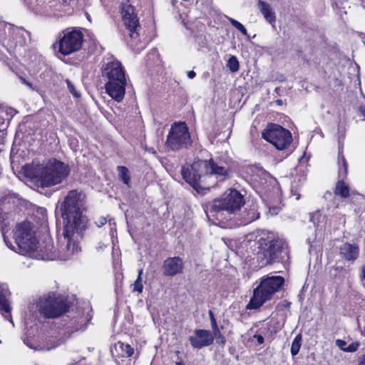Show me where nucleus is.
Instances as JSON below:
<instances>
[{
	"label": "nucleus",
	"mask_w": 365,
	"mask_h": 365,
	"mask_svg": "<svg viewBox=\"0 0 365 365\" xmlns=\"http://www.w3.org/2000/svg\"><path fill=\"white\" fill-rule=\"evenodd\" d=\"M61 210L67 232H71L74 227L86 229L88 220L83 214L86 210L85 195L81 191H69L61 203Z\"/></svg>",
	"instance_id": "f257e3e1"
},
{
	"label": "nucleus",
	"mask_w": 365,
	"mask_h": 365,
	"mask_svg": "<svg viewBox=\"0 0 365 365\" xmlns=\"http://www.w3.org/2000/svg\"><path fill=\"white\" fill-rule=\"evenodd\" d=\"M106 93L116 102H121L125 94L127 79L122 63L115 59L105 63L101 67Z\"/></svg>",
	"instance_id": "f03ea898"
},
{
	"label": "nucleus",
	"mask_w": 365,
	"mask_h": 365,
	"mask_svg": "<svg viewBox=\"0 0 365 365\" xmlns=\"http://www.w3.org/2000/svg\"><path fill=\"white\" fill-rule=\"evenodd\" d=\"M256 245L257 260L263 265L279 261L282 253L287 254L285 242L275 239L272 233L262 232Z\"/></svg>",
	"instance_id": "7ed1b4c3"
},
{
	"label": "nucleus",
	"mask_w": 365,
	"mask_h": 365,
	"mask_svg": "<svg viewBox=\"0 0 365 365\" xmlns=\"http://www.w3.org/2000/svg\"><path fill=\"white\" fill-rule=\"evenodd\" d=\"M284 283V279L281 276L262 277L259 285L254 289L253 295L247 305V308L256 309L261 307L282 288Z\"/></svg>",
	"instance_id": "20e7f679"
},
{
	"label": "nucleus",
	"mask_w": 365,
	"mask_h": 365,
	"mask_svg": "<svg viewBox=\"0 0 365 365\" xmlns=\"http://www.w3.org/2000/svg\"><path fill=\"white\" fill-rule=\"evenodd\" d=\"M210 163L209 160H195L192 164H187L182 168L181 174L183 179L197 192L209 190L207 177L210 176Z\"/></svg>",
	"instance_id": "39448f33"
},
{
	"label": "nucleus",
	"mask_w": 365,
	"mask_h": 365,
	"mask_svg": "<svg viewBox=\"0 0 365 365\" xmlns=\"http://www.w3.org/2000/svg\"><path fill=\"white\" fill-rule=\"evenodd\" d=\"M70 173L68 165L56 159L49 160L40 169L36 183L41 187H51L61 183Z\"/></svg>",
	"instance_id": "423d86ee"
},
{
	"label": "nucleus",
	"mask_w": 365,
	"mask_h": 365,
	"mask_svg": "<svg viewBox=\"0 0 365 365\" xmlns=\"http://www.w3.org/2000/svg\"><path fill=\"white\" fill-rule=\"evenodd\" d=\"M38 309L46 318H56L68 311V306L61 297H56L53 293H48L39 297L36 304L31 306V311Z\"/></svg>",
	"instance_id": "0eeeda50"
},
{
	"label": "nucleus",
	"mask_w": 365,
	"mask_h": 365,
	"mask_svg": "<svg viewBox=\"0 0 365 365\" xmlns=\"http://www.w3.org/2000/svg\"><path fill=\"white\" fill-rule=\"evenodd\" d=\"M244 204V197L240 192L237 190H230V192L223 197L215 199L209 203L206 207V210L215 213H218L221 211L235 213L240 210Z\"/></svg>",
	"instance_id": "6e6552de"
},
{
	"label": "nucleus",
	"mask_w": 365,
	"mask_h": 365,
	"mask_svg": "<svg viewBox=\"0 0 365 365\" xmlns=\"http://www.w3.org/2000/svg\"><path fill=\"white\" fill-rule=\"evenodd\" d=\"M13 233L15 245L21 252L37 250L38 241L29 222L24 221L18 223Z\"/></svg>",
	"instance_id": "1a4fd4ad"
},
{
	"label": "nucleus",
	"mask_w": 365,
	"mask_h": 365,
	"mask_svg": "<svg viewBox=\"0 0 365 365\" xmlns=\"http://www.w3.org/2000/svg\"><path fill=\"white\" fill-rule=\"evenodd\" d=\"M192 144V139L187 126L185 123H174L167 136L165 145L172 150L187 148Z\"/></svg>",
	"instance_id": "9d476101"
},
{
	"label": "nucleus",
	"mask_w": 365,
	"mask_h": 365,
	"mask_svg": "<svg viewBox=\"0 0 365 365\" xmlns=\"http://www.w3.org/2000/svg\"><path fill=\"white\" fill-rule=\"evenodd\" d=\"M262 138L272 143L277 149H287L292 142L291 133L286 128L276 124L267 126L262 133Z\"/></svg>",
	"instance_id": "9b49d317"
},
{
	"label": "nucleus",
	"mask_w": 365,
	"mask_h": 365,
	"mask_svg": "<svg viewBox=\"0 0 365 365\" xmlns=\"http://www.w3.org/2000/svg\"><path fill=\"white\" fill-rule=\"evenodd\" d=\"M210 163V176L207 177L209 190L215 186L218 182H222L230 178L232 175L231 166L226 162L219 160H209Z\"/></svg>",
	"instance_id": "f8f14e48"
},
{
	"label": "nucleus",
	"mask_w": 365,
	"mask_h": 365,
	"mask_svg": "<svg viewBox=\"0 0 365 365\" xmlns=\"http://www.w3.org/2000/svg\"><path fill=\"white\" fill-rule=\"evenodd\" d=\"M85 229L74 227L71 230V232H67V227H64L63 238L66 242V246L63 250V253L61 255V259H69L81 251V247L78 246V241L82 238L83 231Z\"/></svg>",
	"instance_id": "ddd939ff"
},
{
	"label": "nucleus",
	"mask_w": 365,
	"mask_h": 365,
	"mask_svg": "<svg viewBox=\"0 0 365 365\" xmlns=\"http://www.w3.org/2000/svg\"><path fill=\"white\" fill-rule=\"evenodd\" d=\"M83 35L80 31L66 33L59 41V52L63 55H69L81 49Z\"/></svg>",
	"instance_id": "4468645a"
},
{
	"label": "nucleus",
	"mask_w": 365,
	"mask_h": 365,
	"mask_svg": "<svg viewBox=\"0 0 365 365\" xmlns=\"http://www.w3.org/2000/svg\"><path fill=\"white\" fill-rule=\"evenodd\" d=\"M122 18L123 23L129 31V36L131 39L138 38L137 29L139 26V20L135 12V8L128 4H125L122 7Z\"/></svg>",
	"instance_id": "2eb2a0df"
},
{
	"label": "nucleus",
	"mask_w": 365,
	"mask_h": 365,
	"mask_svg": "<svg viewBox=\"0 0 365 365\" xmlns=\"http://www.w3.org/2000/svg\"><path fill=\"white\" fill-rule=\"evenodd\" d=\"M338 165H339V177L341 180L336 182L334 193L336 195H339L343 198H346L349 196V185L343 180L347 175L348 165L347 162L343 155L339 153L338 156Z\"/></svg>",
	"instance_id": "dca6fc26"
},
{
	"label": "nucleus",
	"mask_w": 365,
	"mask_h": 365,
	"mask_svg": "<svg viewBox=\"0 0 365 365\" xmlns=\"http://www.w3.org/2000/svg\"><path fill=\"white\" fill-rule=\"evenodd\" d=\"M189 341L195 349H201L211 345L214 341V336L209 330L195 329L193 335L189 336Z\"/></svg>",
	"instance_id": "f3484780"
},
{
	"label": "nucleus",
	"mask_w": 365,
	"mask_h": 365,
	"mask_svg": "<svg viewBox=\"0 0 365 365\" xmlns=\"http://www.w3.org/2000/svg\"><path fill=\"white\" fill-rule=\"evenodd\" d=\"M183 269V261L179 257H168L164 261L163 265V274L168 277L181 274Z\"/></svg>",
	"instance_id": "a211bd4d"
},
{
	"label": "nucleus",
	"mask_w": 365,
	"mask_h": 365,
	"mask_svg": "<svg viewBox=\"0 0 365 365\" xmlns=\"http://www.w3.org/2000/svg\"><path fill=\"white\" fill-rule=\"evenodd\" d=\"M339 254L345 261L354 262L359 255V247L355 243L345 242L339 247Z\"/></svg>",
	"instance_id": "6ab92c4d"
},
{
	"label": "nucleus",
	"mask_w": 365,
	"mask_h": 365,
	"mask_svg": "<svg viewBox=\"0 0 365 365\" xmlns=\"http://www.w3.org/2000/svg\"><path fill=\"white\" fill-rule=\"evenodd\" d=\"M258 7L267 22L271 24L275 23V13L268 3L263 1H259Z\"/></svg>",
	"instance_id": "aec40b11"
},
{
	"label": "nucleus",
	"mask_w": 365,
	"mask_h": 365,
	"mask_svg": "<svg viewBox=\"0 0 365 365\" xmlns=\"http://www.w3.org/2000/svg\"><path fill=\"white\" fill-rule=\"evenodd\" d=\"M8 290L6 288L0 287V312L4 314H8L11 311V307L6 299Z\"/></svg>",
	"instance_id": "412c9836"
},
{
	"label": "nucleus",
	"mask_w": 365,
	"mask_h": 365,
	"mask_svg": "<svg viewBox=\"0 0 365 365\" xmlns=\"http://www.w3.org/2000/svg\"><path fill=\"white\" fill-rule=\"evenodd\" d=\"M115 349L120 350V356L122 357H130L134 353V349L130 346V345L120 341H118L115 344Z\"/></svg>",
	"instance_id": "4be33fe9"
},
{
	"label": "nucleus",
	"mask_w": 365,
	"mask_h": 365,
	"mask_svg": "<svg viewBox=\"0 0 365 365\" xmlns=\"http://www.w3.org/2000/svg\"><path fill=\"white\" fill-rule=\"evenodd\" d=\"M117 170L119 178L123 182V183L128 185L130 180L128 169L125 166H118Z\"/></svg>",
	"instance_id": "5701e85b"
},
{
	"label": "nucleus",
	"mask_w": 365,
	"mask_h": 365,
	"mask_svg": "<svg viewBox=\"0 0 365 365\" xmlns=\"http://www.w3.org/2000/svg\"><path fill=\"white\" fill-rule=\"evenodd\" d=\"M230 71L232 73L237 72L240 68V63L237 58L235 56L230 57L227 64Z\"/></svg>",
	"instance_id": "b1692460"
},
{
	"label": "nucleus",
	"mask_w": 365,
	"mask_h": 365,
	"mask_svg": "<svg viewBox=\"0 0 365 365\" xmlns=\"http://www.w3.org/2000/svg\"><path fill=\"white\" fill-rule=\"evenodd\" d=\"M301 339L300 335H297L293 340L291 347V354L292 356L297 355L301 347Z\"/></svg>",
	"instance_id": "393cba45"
},
{
	"label": "nucleus",
	"mask_w": 365,
	"mask_h": 365,
	"mask_svg": "<svg viewBox=\"0 0 365 365\" xmlns=\"http://www.w3.org/2000/svg\"><path fill=\"white\" fill-rule=\"evenodd\" d=\"M227 19L231 23V24L234 27H235L237 30H239L243 35H245V36L247 35V29H245V27L241 23H240L237 20H235V19H234L232 18H230V17H228Z\"/></svg>",
	"instance_id": "a878e982"
},
{
	"label": "nucleus",
	"mask_w": 365,
	"mask_h": 365,
	"mask_svg": "<svg viewBox=\"0 0 365 365\" xmlns=\"http://www.w3.org/2000/svg\"><path fill=\"white\" fill-rule=\"evenodd\" d=\"M133 292H138L141 293L143 292V285L142 283V277H138L136 280L133 283Z\"/></svg>",
	"instance_id": "bb28decb"
},
{
	"label": "nucleus",
	"mask_w": 365,
	"mask_h": 365,
	"mask_svg": "<svg viewBox=\"0 0 365 365\" xmlns=\"http://www.w3.org/2000/svg\"><path fill=\"white\" fill-rule=\"evenodd\" d=\"M210 319H211V325H212L214 335L215 336H217V334H220V331L218 329L217 322L215 321V319L214 315L212 312H210Z\"/></svg>",
	"instance_id": "cd10ccee"
},
{
	"label": "nucleus",
	"mask_w": 365,
	"mask_h": 365,
	"mask_svg": "<svg viewBox=\"0 0 365 365\" xmlns=\"http://www.w3.org/2000/svg\"><path fill=\"white\" fill-rule=\"evenodd\" d=\"M20 79H21V81L22 82V83H24V85H26V86H28V87H29V88H31V90H33V91H36V92H38L40 95H41V96H42L41 92V91H39V90H38L36 86H33V84H32L31 82H29V81H26L24 78H22V77H21V78H20Z\"/></svg>",
	"instance_id": "c85d7f7f"
},
{
	"label": "nucleus",
	"mask_w": 365,
	"mask_h": 365,
	"mask_svg": "<svg viewBox=\"0 0 365 365\" xmlns=\"http://www.w3.org/2000/svg\"><path fill=\"white\" fill-rule=\"evenodd\" d=\"M66 83L69 91L76 98L80 96V93H78L74 88V86L69 80H66Z\"/></svg>",
	"instance_id": "c756f323"
},
{
	"label": "nucleus",
	"mask_w": 365,
	"mask_h": 365,
	"mask_svg": "<svg viewBox=\"0 0 365 365\" xmlns=\"http://www.w3.org/2000/svg\"><path fill=\"white\" fill-rule=\"evenodd\" d=\"M359 346V344L358 343H352L348 346H346L344 351L348 352H354L357 350Z\"/></svg>",
	"instance_id": "7c9ffc66"
},
{
	"label": "nucleus",
	"mask_w": 365,
	"mask_h": 365,
	"mask_svg": "<svg viewBox=\"0 0 365 365\" xmlns=\"http://www.w3.org/2000/svg\"><path fill=\"white\" fill-rule=\"evenodd\" d=\"M3 236H4V242H5L6 245H7V247H9L12 250L16 251V247L14 245H13L10 242V241L7 239V237L5 235V233H3Z\"/></svg>",
	"instance_id": "2f4dec72"
},
{
	"label": "nucleus",
	"mask_w": 365,
	"mask_h": 365,
	"mask_svg": "<svg viewBox=\"0 0 365 365\" xmlns=\"http://www.w3.org/2000/svg\"><path fill=\"white\" fill-rule=\"evenodd\" d=\"M336 344L342 350L344 351V349H345V345H346V342L343 340H341V339H337L336 341Z\"/></svg>",
	"instance_id": "473e14b6"
},
{
	"label": "nucleus",
	"mask_w": 365,
	"mask_h": 365,
	"mask_svg": "<svg viewBox=\"0 0 365 365\" xmlns=\"http://www.w3.org/2000/svg\"><path fill=\"white\" fill-rule=\"evenodd\" d=\"M254 338L257 339V341L259 344H262L264 343V337L260 334L254 335Z\"/></svg>",
	"instance_id": "72a5a7b5"
},
{
	"label": "nucleus",
	"mask_w": 365,
	"mask_h": 365,
	"mask_svg": "<svg viewBox=\"0 0 365 365\" xmlns=\"http://www.w3.org/2000/svg\"><path fill=\"white\" fill-rule=\"evenodd\" d=\"M106 223V219L105 217H101L96 224L98 227H101Z\"/></svg>",
	"instance_id": "f704fd0d"
},
{
	"label": "nucleus",
	"mask_w": 365,
	"mask_h": 365,
	"mask_svg": "<svg viewBox=\"0 0 365 365\" xmlns=\"http://www.w3.org/2000/svg\"><path fill=\"white\" fill-rule=\"evenodd\" d=\"M358 365H365V354L361 356L359 358V364Z\"/></svg>",
	"instance_id": "c9c22d12"
},
{
	"label": "nucleus",
	"mask_w": 365,
	"mask_h": 365,
	"mask_svg": "<svg viewBox=\"0 0 365 365\" xmlns=\"http://www.w3.org/2000/svg\"><path fill=\"white\" fill-rule=\"evenodd\" d=\"M195 76H196V73L193 71H190L187 72V77L190 79L194 78L195 77Z\"/></svg>",
	"instance_id": "e433bc0d"
},
{
	"label": "nucleus",
	"mask_w": 365,
	"mask_h": 365,
	"mask_svg": "<svg viewBox=\"0 0 365 365\" xmlns=\"http://www.w3.org/2000/svg\"><path fill=\"white\" fill-rule=\"evenodd\" d=\"M252 214H253V215H252V216L249 217L246 220V222H247H247H252V221L255 220L256 218H257V217H259L258 215H257V217H255V216H254V215H255V213H254V212H252Z\"/></svg>",
	"instance_id": "4c0bfd02"
},
{
	"label": "nucleus",
	"mask_w": 365,
	"mask_h": 365,
	"mask_svg": "<svg viewBox=\"0 0 365 365\" xmlns=\"http://www.w3.org/2000/svg\"><path fill=\"white\" fill-rule=\"evenodd\" d=\"M219 335V338L220 339V342L224 344L225 342V339L223 336H221V334H218Z\"/></svg>",
	"instance_id": "58836bf2"
},
{
	"label": "nucleus",
	"mask_w": 365,
	"mask_h": 365,
	"mask_svg": "<svg viewBox=\"0 0 365 365\" xmlns=\"http://www.w3.org/2000/svg\"><path fill=\"white\" fill-rule=\"evenodd\" d=\"M142 274H143V269H140L138 271V277H141Z\"/></svg>",
	"instance_id": "ea45409f"
},
{
	"label": "nucleus",
	"mask_w": 365,
	"mask_h": 365,
	"mask_svg": "<svg viewBox=\"0 0 365 365\" xmlns=\"http://www.w3.org/2000/svg\"><path fill=\"white\" fill-rule=\"evenodd\" d=\"M149 151L151 152L153 154H155L156 153L154 148L149 149Z\"/></svg>",
	"instance_id": "a19ab883"
},
{
	"label": "nucleus",
	"mask_w": 365,
	"mask_h": 365,
	"mask_svg": "<svg viewBox=\"0 0 365 365\" xmlns=\"http://www.w3.org/2000/svg\"><path fill=\"white\" fill-rule=\"evenodd\" d=\"M51 247H52V245H48L46 251H51Z\"/></svg>",
	"instance_id": "79ce46f5"
},
{
	"label": "nucleus",
	"mask_w": 365,
	"mask_h": 365,
	"mask_svg": "<svg viewBox=\"0 0 365 365\" xmlns=\"http://www.w3.org/2000/svg\"><path fill=\"white\" fill-rule=\"evenodd\" d=\"M46 258H47V259H48V258H49L48 252L46 254Z\"/></svg>",
	"instance_id": "37998d69"
},
{
	"label": "nucleus",
	"mask_w": 365,
	"mask_h": 365,
	"mask_svg": "<svg viewBox=\"0 0 365 365\" xmlns=\"http://www.w3.org/2000/svg\"><path fill=\"white\" fill-rule=\"evenodd\" d=\"M364 334H365V326H364Z\"/></svg>",
	"instance_id": "c03bdc74"
}]
</instances>
